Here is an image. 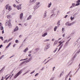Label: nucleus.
Here are the masks:
<instances>
[{"label": "nucleus", "mask_w": 80, "mask_h": 80, "mask_svg": "<svg viewBox=\"0 0 80 80\" xmlns=\"http://www.w3.org/2000/svg\"><path fill=\"white\" fill-rule=\"evenodd\" d=\"M5 25L6 26H7V25H8V27L9 28H11L12 27V24H11L10 19H9L8 21V20L6 21Z\"/></svg>", "instance_id": "1"}, {"label": "nucleus", "mask_w": 80, "mask_h": 80, "mask_svg": "<svg viewBox=\"0 0 80 80\" xmlns=\"http://www.w3.org/2000/svg\"><path fill=\"white\" fill-rule=\"evenodd\" d=\"M40 4V2H37L36 3V4L34 7V9H37L38 8V7H39V4Z\"/></svg>", "instance_id": "2"}, {"label": "nucleus", "mask_w": 80, "mask_h": 80, "mask_svg": "<svg viewBox=\"0 0 80 80\" xmlns=\"http://www.w3.org/2000/svg\"><path fill=\"white\" fill-rule=\"evenodd\" d=\"M22 70L19 71L14 77V78H16L17 77H18L19 76V75L21 74L22 73Z\"/></svg>", "instance_id": "3"}, {"label": "nucleus", "mask_w": 80, "mask_h": 80, "mask_svg": "<svg viewBox=\"0 0 80 80\" xmlns=\"http://www.w3.org/2000/svg\"><path fill=\"white\" fill-rule=\"evenodd\" d=\"M6 9H8L9 11L11 10H12V8L10 7V6H9V4H8L6 5Z\"/></svg>", "instance_id": "4"}, {"label": "nucleus", "mask_w": 80, "mask_h": 80, "mask_svg": "<svg viewBox=\"0 0 80 80\" xmlns=\"http://www.w3.org/2000/svg\"><path fill=\"white\" fill-rule=\"evenodd\" d=\"M22 4H19V5H18L17 6V8L18 10H21L22 9Z\"/></svg>", "instance_id": "5"}, {"label": "nucleus", "mask_w": 80, "mask_h": 80, "mask_svg": "<svg viewBox=\"0 0 80 80\" xmlns=\"http://www.w3.org/2000/svg\"><path fill=\"white\" fill-rule=\"evenodd\" d=\"M37 0H30V2L32 3H34Z\"/></svg>", "instance_id": "6"}, {"label": "nucleus", "mask_w": 80, "mask_h": 80, "mask_svg": "<svg viewBox=\"0 0 80 80\" xmlns=\"http://www.w3.org/2000/svg\"><path fill=\"white\" fill-rule=\"evenodd\" d=\"M22 17H23V13H22L20 15V20H22Z\"/></svg>", "instance_id": "7"}, {"label": "nucleus", "mask_w": 80, "mask_h": 80, "mask_svg": "<svg viewBox=\"0 0 80 80\" xmlns=\"http://www.w3.org/2000/svg\"><path fill=\"white\" fill-rule=\"evenodd\" d=\"M48 48H49V46H48V45H47L45 46V50H47Z\"/></svg>", "instance_id": "8"}, {"label": "nucleus", "mask_w": 80, "mask_h": 80, "mask_svg": "<svg viewBox=\"0 0 80 80\" xmlns=\"http://www.w3.org/2000/svg\"><path fill=\"white\" fill-rule=\"evenodd\" d=\"M18 30V26L16 27L15 28L14 30V32H17V30Z\"/></svg>", "instance_id": "9"}, {"label": "nucleus", "mask_w": 80, "mask_h": 80, "mask_svg": "<svg viewBox=\"0 0 80 80\" xmlns=\"http://www.w3.org/2000/svg\"><path fill=\"white\" fill-rule=\"evenodd\" d=\"M74 23H75V22H73L71 23L68 24V26H71V25H73Z\"/></svg>", "instance_id": "10"}, {"label": "nucleus", "mask_w": 80, "mask_h": 80, "mask_svg": "<svg viewBox=\"0 0 80 80\" xmlns=\"http://www.w3.org/2000/svg\"><path fill=\"white\" fill-rule=\"evenodd\" d=\"M31 18H32V15H30L27 18V20H28L30 19H31Z\"/></svg>", "instance_id": "11"}, {"label": "nucleus", "mask_w": 80, "mask_h": 80, "mask_svg": "<svg viewBox=\"0 0 80 80\" xmlns=\"http://www.w3.org/2000/svg\"><path fill=\"white\" fill-rule=\"evenodd\" d=\"M63 43V42H61V41H60L59 42V43L60 44L59 45L58 47H60V46Z\"/></svg>", "instance_id": "12"}, {"label": "nucleus", "mask_w": 80, "mask_h": 80, "mask_svg": "<svg viewBox=\"0 0 80 80\" xmlns=\"http://www.w3.org/2000/svg\"><path fill=\"white\" fill-rule=\"evenodd\" d=\"M71 39V38H70L66 43H65V45H67V44H68V43L69 42V41H70V40Z\"/></svg>", "instance_id": "13"}, {"label": "nucleus", "mask_w": 80, "mask_h": 80, "mask_svg": "<svg viewBox=\"0 0 80 80\" xmlns=\"http://www.w3.org/2000/svg\"><path fill=\"white\" fill-rule=\"evenodd\" d=\"M11 44H12L11 42H10L9 43V44L8 45V46L6 47V48H8L9 46H10V45H11Z\"/></svg>", "instance_id": "14"}, {"label": "nucleus", "mask_w": 80, "mask_h": 80, "mask_svg": "<svg viewBox=\"0 0 80 80\" xmlns=\"http://www.w3.org/2000/svg\"><path fill=\"white\" fill-rule=\"evenodd\" d=\"M51 5H52V2H50V3H49L48 4V8H50V6H51Z\"/></svg>", "instance_id": "15"}, {"label": "nucleus", "mask_w": 80, "mask_h": 80, "mask_svg": "<svg viewBox=\"0 0 80 80\" xmlns=\"http://www.w3.org/2000/svg\"><path fill=\"white\" fill-rule=\"evenodd\" d=\"M7 17L9 19L11 18V16L10 15H8L7 16Z\"/></svg>", "instance_id": "16"}, {"label": "nucleus", "mask_w": 80, "mask_h": 80, "mask_svg": "<svg viewBox=\"0 0 80 80\" xmlns=\"http://www.w3.org/2000/svg\"><path fill=\"white\" fill-rule=\"evenodd\" d=\"M57 44V41H55L53 44V46H55V45H56Z\"/></svg>", "instance_id": "17"}, {"label": "nucleus", "mask_w": 80, "mask_h": 80, "mask_svg": "<svg viewBox=\"0 0 80 80\" xmlns=\"http://www.w3.org/2000/svg\"><path fill=\"white\" fill-rule=\"evenodd\" d=\"M47 35V33H44V34H43L42 35V37H45Z\"/></svg>", "instance_id": "18"}, {"label": "nucleus", "mask_w": 80, "mask_h": 80, "mask_svg": "<svg viewBox=\"0 0 80 80\" xmlns=\"http://www.w3.org/2000/svg\"><path fill=\"white\" fill-rule=\"evenodd\" d=\"M46 14H47V11H45V12L44 13V18H45V17L47 16Z\"/></svg>", "instance_id": "19"}, {"label": "nucleus", "mask_w": 80, "mask_h": 80, "mask_svg": "<svg viewBox=\"0 0 80 80\" xmlns=\"http://www.w3.org/2000/svg\"><path fill=\"white\" fill-rule=\"evenodd\" d=\"M28 50V48H27L24 51V52H26Z\"/></svg>", "instance_id": "20"}, {"label": "nucleus", "mask_w": 80, "mask_h": 80, "mask_svg": "<svg viewBox=\"0 0 80 80\" xmlns=\"http://www.w3.org/2000/svg\"><path fill=\"white\" fill-rule=\"evenodd\" d=\"M57 27L55 26V28H54V31L55 32H56V31L57 30Z\"/></svg>", "instance_id": "21"}, {"label": "nucleus", "mask_w": 80, "mask_h": 80, "mask_svg": "<svg viewBox=\"0 0 80 80\" xmlns=\"http://www.w3.org/2000/svg\"><path fill=\"white\" fill-rule=\"evenodd\" d=\"M25 63V62H22L21 63L19 64V66H21V65H23V63Z\"/></svg>", "instance_id": "22"}, {"label": "nucleus", "mask_w": 80, "mask_h": 80, "mask_svg": "<svg viewBox=\"0 0 80 80\" xmlns=\"http://www.w3.org/2000/svg\"><path fill=\"white\" fill-rule=\"evenodd\" d=\"M0 30H3V26H1Z\"/></svg>", "instance_id": "23"}, {"label": "nucleus", "mask_w": 80, "mask_h": 80, "mask_svg": "<svg viewBox=\"0 0 80 80\" xmlns=\"http://www.w3.org/2000/svg\"><path fill=\"white\" fill-rule=\"evenodd\" d=\"M5 68V67H3V68L1 69L0 70V73H1V72H2V70H3V68Z\"/></svg>", "instance_id": "24"}, {"label": "nucleus", "mask_w": 80, "mask_h": 80, "mask_svg": "<svg viewBox=\"0 0 80 80\" xmlns=\"http://www.w3.org/2000/svg\"><path fill=\"white\" fill-rule=\"evenodd\" d=\"M12 40V38H10V39H9L8 40V41H7V42H10V41H11V40Z\"/></svg>", "instance_id": "25"}, {"label": "nucleus", "mask_w": 80, "mask_h": 80, "mask_svg": "<svg viewBox=\"0 0 80 80\" xmlns=\"http://www.w3.org/2000/svg\"><path fill=\"white\" fill-rule=\"evenodd\" d=\"M74 19V17L72 18V17H71V20H73Z\"/></svg>", "instance_id": "26"}, {"label": "nucleus", "mask_w": 80, "mask_h": 80, "mask_svg": "<svg viewBox=\"0 0 80 80\" xmlns=\"http://www.w3.org/2000/svg\"><path fill=\"white\" fill-rule=\"evenodd\" d=\"M15 43H18V40H15Z\"/></svg>", "instance_id": "27"}, {"label": "nucleus", "mask_w": 80, "mask_h": 80, "mask_svg": "<svg viewBox=\"0 0 80 80\" xmlns=\"http://www.w3.org/2000/svg\"><path fill=\"white\" fill-rule=\"evenodd\" d=\"M49 40H50V39H46L44 41V42H48V41H49Z\"/></svg>", "instance_id": "28"}, {"label": "nucleus", "mask_w": 80, "mask_h": 80, "mask_svg": "<svg viewBox=\"0 0 80 80\" xmlns=\"http://www.w3.org/2000/svg\"><path fill=\"white\" fill-rule=\"evenodd\" d=\"M60 20L58 21V22L57 23V24L58 25H60L59 24V23H60Z\"/></svg>", "instance_id": "29"}, {"label": "nucleus", "mask_w": 80, "mask_h": 80, "mask_svg": "<svg viewBox=\"0 0 80 80\" xmlns=\"http://www.w3.org/2000/svg\"><path fill=\"white\" fill-rule=\"evenodd\" d=\"M3 57H4V55H3L2 56L0 57V60H1V59H2V58Z\"/></svg>", "instance_id": "30"}, {"label": "nucleus", "mask_w": 80, "mask_h": 80, "mask_svg": "<svg viewBox=\"0 0 80 80\" xmlns=\"http://www.w3.org/2000/svg\"><path fill=\"white\" fill-rule=\"evenodd\" d=\"M80 5V3H76L75 6H78V5Z\"/></svg>", "instance_id": "31"}, {"label": "nucleus", "mask_w": 80, "mask_h": 80, "mask_svg": "<svg viewBox=\"0 0 80 80\" xmlns=\"http://www.w3.org/2000/svg\"><path fill=\"white\" fill-rule=\"evenodd\" d=\"M7 42V40H5V41L4 42V43H6V42Z\"/></svg>", "instance_id": "32"}, {"label": "nucleus", "mask_w": 80, "mask_h": 80, "mask_svg": "<svg viewBox=\"0 0 80 80\" xmlns=\"http://www.w3.org/2000/svg\"><path fill=\"white\" fill-rule=\"evenodd\" d=\"M0 38L2 40H3V37H1Z\"/></svg>", "instance_id": "33"}, {"label": "nucleus", "mask_w": 80, "mask_h": 80, "mask_svg": "<svg viewBox=\"0 0 80 80\" xmlns=\"http://www.w3.org/2000/svg\"><path fill=\"white\" fill-rule=\"evenodd\" d=\"M39 50V48H37L35 49V50H36V51H38V50Z\"/></svg>", "instance_id": "34"}, {"label": "nucleus", "mask_w": 80, "mask_h": 80, "mask_svg": "<svg viewBox=\"0 0 80 80\" xmlns=\"http://www.w3.org/2000/svg\"><path fill=\"white\" fill-rule=\"evenodd\" d=\"M38 73H37L36 74V75H35V77H37L38 75Z\"/></svg>", "instance_id": "35"}, {"label": "nucleus", "mask_w": 80, "mask_h": 80, "mask_svg": "<svg viewBox=\"0 0 80 80\" xmlns=\"http://www.w3.org/2000/svg\"><path fill=\"white\" fill-rule=\"evenodd\" d=\"M10 77V76H9L7 78H6V80H7L8 78H9Z\"/></svg>", "instance_id": "36"}, {"label": "nucleus", "mask_w": 80, "mask_h": 80, "mask_svg": "<svg viewBox=\"0 0 80 80\" xmlns=\"http://www.w3.org/2000/svg\"><path fill=\"white\" fill-rule=\"evenodd\" d=\"M76 2L77 3H80V0H78Z\"/></svg>", "instance_id": "37"}, {"label": "nucleus", "mask_w": 80, "mask_h": 80, "mask_svg": "<svg viewBox=\"0 0 80 80\" xmlns=\"http://www.w3.org/2000/svg\"><path fill=\"white\" fill-rule=\"evenodd\" d=\"M65 30V28H62V32H64V31H63V30Z\"/></svg>", "instance_id": "38"}, {"label": "nucleus", "mask_w": 80, "mask_h": 80, "mask_svg": "<svg viewBox=\"0 0 80 80\" xmlns=\"http://www.w3.org/2000/svg\"><path fill=\"white\" fill-rule=\"evenodd\" d=\"M58 48H56V49H55L54 51V53H55V52H56V51H57V50Z\"/></svg>", "instance_id": "39"}, {"label": "nucleus", "mask_w": 80, "mask_h": 80, "mask_svg": "<svg viewBox=\"0 0 80 80\" xmlns=\"http://www.w3.org/2000/svg\"><path fill=\"white\" fill-rule=\"evenodd\" d=\"M68 22H67L66 23L65 25H68Z\"/></svg>", "instance_id": "40"}, {"label": "nucleus", "mask_w": 80, "mask_h": 80, "mask_svg": "<svg viewBox=\"0 0 80 80\" xmlns=\"http://www.w3.org/2000/svg\"><path fill=\"white\" fill-rule=\"evenodd\" d=\"M2 34H3V33H4V30H3L2 31Z\"/></svg>", "instance_id": "41"}, {"label": "nucleus", "mask_w": 80, "mask_h": 80, "mask_svg": "<svg viewBox=\"0 0 80 80\" xmlns=\"http://www.w3.org/2000/svg\"><path fill=\"white\" fill-rule=\"evenodd\" d=\"M13 6L14 7H16V5H15V4H13Z\"/></svg>", "instance_id": "42"}, {"label": "nucleus", "mask_w": 80, "mask_h": 80, "mask_svg": "<svg viewBox=\"0 0 80 80\" xmlns=\"http://www.w3.org/2000/svg\"><path fill=\"white\" fill-rule=\"evenodd\" d=\"M34 72H35V71H33L30 74H32V73H34Z\"/></svg>", "instance_id": "43"}, {"label": "nucleus", "mask_w": 80, "mask_h": 80, "mask_svg": "<svg viewBox=\"0 0 80 80\" xmlns=\"http://www.w3.org/2000/svg\"><path fill=\"white\" fill-rule=\"evenodd\" d=\"M27 60V59H22V60H20V61H22V60Z\"/></svg>", "instance_id": "44"}, {"label": "nucleus", "mask_w": 80, "mask_h": 80, "mask_svg": "<svg viewBox=\"0 0 80 80\" xmlns=\"http://www.w3.org/2000/svg\"><path fill=\"white\" fill-rule=\"evenodd\" d=\"M16 3H18V4H19V3H20L19 2H18L17 1H16Z\"/></svg>", "instance_id": "45"}, {"label": "nucleus", "mask_w": 80, "mask_h": 80, "mask_svg": "<svg viewBox=\"0 0 80 80\" xmlns=\"http://www.w3.org/2000/svg\"><path fill=\"white\" fill-rule=\"evenodd\" d=\"M72 6H73V7H74V6H75V4L74 3H72Z\"/></svg>", "instance_id": "46"}, {"label": "nucleus", "mask_w": 80, "mask_h": 80, "mask_svg": "<svg viewBox=\"0 0 80 80\" xmlns=\"http://www.w3.org/2000/svg\"><path fill=\"white\" fill-rule=\"evenodd\" d=\"M63 46V45H62V46H60V48H59V49H61V48H62V46Z\"/></svg>", "instance_id": "47"}, {"label": "nucleus", "mask_w": 80, "mask_h": 80, "mask_svg": "<svg viewBox=\"0 0 80 80\" xmlns=\"http://www.w3.org/2000/svg\"><path fill=\"white\" fill-rule=\"evenodd\" d=\"M65 34H64L63 35H62V37H65Z\"/></svg>", "instance_id": "48"}, {"label": "nucleus", "mask_w": 80, "mask_h": 80, "mask_svg": "<svg viewBox=\"0 0 80 80\" xmlns=\"http://www.w3.org/2000/svg\"><path fill=\"white\" fill-rule=\"evenodd\" d=\"M2 45H0V48H1L2 47Z\"/></svg>", "instance_id": "49"}, {"label": "nucleus", "mask_w": 80, "mask_h": 80, "mask_svg": "<svg viewBox=\"0 0 80 80\" xmlns=\"http://www.w3.org/2000/svg\"><path fill=\"white\" fill-rule=\"evenodd\" d=\"M68 16V15H66L65 17H64V18H67V16Z\"/></svg>", "instance_id": "50"}, {"label": "nucleus", "mask_w": 80, "mask_h": 80, "mask_svg": "<svg viewBox=\"0 0 80 80\" xmlns=\"http://www.w3.org/2000/svg\"><path fill=\"white\" fill-rule=\"evenodd\" d=\"M3 0H0V2H2V1H3Z\"/></svg>", "instance_id": "51"}, {"label": "nucleus", "mask_w": 80, "mask_h": 80, "mask_svg": "<svg viewBox=\"0 0 80 80\" xmlns=\"http://www.w3.org/2000/svg\"><path fill=\"white\" fill-rule=\"evenodd\" d=\"M21 37H22V35H21L19 36V38H21Z\"/></svg>", "instance_id": "52"}, {"label": "nucleus", "mask_w": 80, "mask_h": 80, "mask_svg": "<svg viewBox=\"0 0 80 80\" xmlns=\"http://www.w3.org/2000/svg\"><path fill=\"white\" fill-rule=\"evenodd\" d=\"M73 8V7H72V6H71L70 7V8Z\"/></svg>", "instance_id": "53"}, {"label": "nucleus", "mask_w": 80, "mask_h": 80, "mask_svg": "<svg viewBox=\"0 0 80 80\" xmlns=\"http://www.w3.org/2000/svg\"><path fill=\"white\" fill-rule=\"evenodd\" d=\"M61 75H62V73H61L60 74V77H61Z\"/></svg>", "instance_id": "54"}, {"label": "nucleus", "mask_w": 80, "mask_h": 80, "mask_svg": "<svg viewBox=\"0 0 80 80\" xmlns=\"http://www.w3.org/2000/svg\"><path fill=\"white\" fill-rule=\"evenodd\" d=\"M28 62H29V61H30V59H29L28 60Z\"/></svg>", "instance_id": "55"}, {"label": "nucleus", "mask_w": 80, "mask_h": 80, "mask_svg": "<svg viewBox=\"0 0 80 80\" xmlns=\"http://www.w3.org/2000/svg\"><path fill=\"white\" fill-rule=\"evenodd\" d=\"M29 53H32V51H29Z\"/></svg>", "instance_id": "56"}, {"label": "nucleus", "mask_w": 80, "mask_h": 80, "mask_svg": "<svg viewBox=\"0 0 80 80\" xmlns=\"http://www.w3.org/2000/svg\"><path fill=\"white\" fill-rule=\"evenodd\" d=\"M28 56H29V57H30L31 56V54H29Z\"/></svg>", "instance_id": "57"}, {"label": "nucleus", "mask_w": 80, "mask_h": 80, "mask_svg": "<svg viewBox=\"0 0 80 80\" xmlns=\"http://www.w3.org/2000/svg\"><path fill=\"white\" fill-rule=\"evenodd\" d=\"M70 12H68L67 13V14H68V13H70Z\"/></svg>", "instance_id": "58"}, {"label": "nucleus", "mask_w": 80, "mask_h": 80, "mask_svg": "<svg viewBox=\"0 0 80 80\" xmlns=\"http://www.w3.org/2000/svg\"><path fill=\"white\" fill-rule=\"evenodd\" d=\"M15 44H14L13 46V47H15Z\"/></svg>", "instance_id": "59"}, {"label": "nucleus", "mask_w": 80, "mask_h": 80, "mask_svg": "<svg viewBox=\"0 0 80 80\" xmlns=\"http://www.w3.org/2000/svg\"><path fill=\"white\" fill-rule=\"evenodd\" d=\"M2 25V23L0 22V26H1Z\"/></svg>", "instance_id": "60"}, {"label": "nucleus", "mask_w": 80, "mask_h": 80, "mask_svg": "<svg viewBox=\"0 0 80 80\" xmlns=\"http://www.w3.org/2000/svg\"><path fill=\"white\" fill-rule=\"evenodd\" d=\"M52 41H54V39H52Z\"/></svg>", "instance_id": "61"}, {"label": "nucleus", "mask_w": 80, "mask_h": 80, "mask_svg": "<svg viewBox=\"0 0 80 80\" xmlns=\"http://www.w3.org/2000/svg\"><path fill=\"white\" fill-rule=\"evenodd\" d=\"M24 25H25V26H27V24H24Z\"/></svg>", "instance_id": "62"}, {"label": "nucleus", "mask_w": 80, "mask_h": 80, "mask_svg": "<svg viewBox=\"0 0 80 80\" xmlns=\"http://www.w3.org/2000/svg\"><path fill=\"white\" fill-rule=\"evenodd\" d=\"M48 62H48H47L46 63H45V64H46V63H47V62Z\"/></svg>", "instance_id": "63"}, {"label": "nucleus", "mask_w": 80, "mask_h": 80, "mask_svg": "<svg viewBox=\"0 0 80 80\" xmlns=\"http://www.w3.org/2000/svg\"><path fill=\"white\" fill-rule=\"evenodd\" d=\"M68 80H71V79L70 78H69Z\"/></svg>", "instance_id": "64"}]
</instances>
